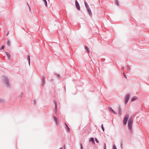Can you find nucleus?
Here are the masks:
<instances>
[{"instance_id":"f257e3e1","label":"nucleus","mask_w":149,"mask_h":149,"mask_svg":"<svg viewBox=\"0 0 149 149\" xmlns=\"http://www.w3.org/2000/svg\"><path fill=\"white\" fill-rule=\"evenodd\" d=\"M133 123V117L131 116L129 118L128 121V129L131 132L132 131V125Z\"/></svg>"},{"instance_id":"f03ea898","label":"nucleus","mask_w":149,"mask_h":149,"mask_svg":"<svg viewBox=\"0 0 149 149\" xmlns=\"http://www.w3.org/2000/svg\"><path fill=\"white\" fill-rule=\"evenodd\" d=\"M2 77H3V82L5 84L6 87L10 86V84L9 83V81L8 78L4 76H3Z\"/></svg>"},{"instance_id":"7ed1b4c3","label":"nucleus","mask_w":149,"mask_h":149,"mask_svg":"<svg viewBox=\"0 0 149 149\" xmlns=\"http://www.w3.org/2000/svg\"><path fill=\"white\" fill-rule=\"evenodd\" d=\"M129 117V116L128 114H127L125 115L123 120V124L124 125L126 124Z\"/></svg>"},{"instance_id":"20e7f679","label":"nucleus","mask_w":149,"mask_h":149,"mask_svg":"<svg viewBox=\"0 0 149 149\" xmlns=\"http://www.w3.org/2000/svg\"><path fill=\"white\" fill-rule=\"evenodd\" d=\"M130 97V94H128L125 97L124 103L126 104L127 103Z\"/></svg>"},{"instance_id":"39448f33","label":"nucleus","mask_w":149,"mask_h":149,"mask_svg":"<svg viewBox=\"0 0 149 149\" xmlns=\"http://www.w3.org/2000/svg\"><path fill=\"white\" fill-rule=\"evenodd\" d=\"M75 6L77 9L78 10H80V7L79 5V4L77 1H75Z\"/></svg>"},{"instance_id":"423d86ee","label":"nucleus","mask_w":149,"mask_h":149,"mask_svg":"<svg viewBox=\"0 0 149 149\" xmlns=\"http://www.w3.org/2000/svg\"><path fill=\"white\" fill-rule=\"evenodd\" d=\"M53 118L54 120V121L55 122V123L56 124V125L58 126V118L55 116H53Z\"/></svg>"},{"instance_id":"0eeeda50","label":"nucleus","mask_w":149,"mask_h":149,"mask_svg":"<svg viewBox=\"0 0 149 149\" xmlns=\"http://www.w3.org/2000/svg\"><path fill=\"white\" fill-rule=\"evenodd\" d=\"M87 8V11L89 15L91 17L92 16V14L91 11V10L90 8L89 7L88 8Z\"/></svg>"},{"instance_id":"6e6552de","label":"nucleus","mask_w":149,"mask_h":149,"mask_svg":"<svg viewBox=\"0 0 149 149\" xmlns=\"http://www.w3.org/2000/svg\"><path fill=\"white\" fill-rule=\"evenodd\" d=\"M118 111L120 116H121L122 114L121 108L120 106H119L118 107Z\"/></svg>"},{"instance_id":"1a4fd4ad","label":"nucleus","mask_w":149,"mask_h":149,"mask_svg":"<svg viewBox=\"0 0 149 149\" xmlns=\"http://www.w3.org/2000/svg\"><path fill=\"white\" fill-rule=\"evenodd\" d=\"M65 124L66 127L67 128V132H70V129L69 127L68 126L67 124H66L65 123Z\"/></svg>"},{"instance_id":"9d476101","label":"nucleus","mask_w":149,"mask_h":149,"mask_svg":"<svg viewBox=\"0 0 149 149\" xmlns=\"http://www.w3.org/2000/svg\"><path fill=\"white\" fill-rule=\"evenodd\" d=\"M42 86H43L44 84L45 83V78L44 76H42Z\"/></svg>"},{"instance_id":"9b49d317","label":"nucleus","mask_w":149,"mask_h":149,"mask_svg":"<svg viewBox=\"0 0 149 149\" xmlns=\"http://www.w3.org/2000/svg\"><path fill=\"white\" fill-rule=\"evenodd\" d=\"M109 111H111L113 113L115 114H116V113L115 112V111L112 109V108L111 107H110L109 109Z\"/></svg>"},{"instance_id":"f8f14e48","label":"nucleus","mask_w":149,"mask_h":149,"mask_svg":"<svg viewBox=\"0 0 149 149\" xmlns=\"http://www.w3.org/2000/svg\"><path fill=\"white\" fill-rule=\"evenodd\" d=\"M11 44V42L9 40H8L7 41V44L9 46H10Z\"/></svg>"},{"instance_id":"ddd939ff","label":"nucleus","mask_w":149,"mask_h":149,"mask_svg":"<svg viewBox=\"0 0 149 149\" xmlns=\"http://www.w3.org/2000/svg\"><path fill=\"white\" fill-rule=\"evenodd\" d=\"M6 55L8 56V59H10V54L8 52H6Z\"/></svg>"},{"instance_id":"4468645a","label":"nucleus","mask_w":149,"mask_h":149,"mask_svg":"<svg viewBox=\"0 0 149 149\" xmlns=\"http://www.w3.org/2000/svg\"><path fill=\"white\" fill-rule=\"evenodd\" d=\"M90 141L92 142V143H93V144L95 143V141H94L93 138H91L90 139Z\"/></svg>"},{"instance_id":"2eb2a0df","label":"nucleus","mask_w":149,"mask_h":149,"mask_svg":"<svg viewBox=\"0 0 149 149\" xmlns=\"http://www.w3.org/2000/svg\"><path fill=\"white\" fill-rule=\"evenodd\" d=\"M137 99V98H136V97L135 96H134L132 97V99L131 101H133Z\"/></svg>"},{"instance_id":"dca6fc26","label":"nucleus","mask_w":149,"mask_h":149,"mask_svg":"<svg viewBox=\"0 0 149 149\" xmlns=\"http://www.w3.org/2000/svg\"><path fill=\"white\" fill-rule=\"evenodd\" d=\"M85 5L86 8L89 7V6L86 1H84Z\"/></svg>"},{"instance_id":"f3484780","label":"nucleus","mask_w":149,"mask_h":149,"mask_svg":"<svg viewBox=\"0 0 149 149\" xmlns=\"http://www.w3.org/2000/svg\"><path fill=\"white\" fill-rule=\"evenodd\" d=\"M85 49L87 50L88 53H89V50L88 47L86 46H85Z\"/></svg>"},{"instance_id":"a211bd4d","label":"nucleus","mask_w":149,"mask_h":149,"mask_svg":"<svg viewBox=\"0 0 149 149\" xmlns=\"http://www.w3.org/2000/svg\"><path fill=\"white\" fill-rule=\"evenodd\" d=\"M54 103H55V112H56V111H57V104H56V101H54Z\"/></svg>"},{"instance_id":"6ab92c4d","label":"nucleus","mask_w":149,"mask_h":149,"mask_svg":"<svg viewBox=\"0 0 149 149\" xmlns=\"http://www.w3.org/2000/svg\"><path fill=\"white\" fill-rule=\"evenodd\" d=\"M42 1H44V2L45 4V6L46 7H47V1L46 0H42Z\"/></svg>"},{"instance_id":"aec40b11","label":"nucleus","mask_w":149,"mask_h":149,"mask_svg":"<svg viewBox=\"0 0 149 149\" xmlns=\"http://www.w3.org/2000/svg\"><path fill=\"white\" fill-rule=\"evenodd\" d=\"M4 102L5 101L4 100L0 98V103H2Z\"/></svg>"},{"instance_id":"412c9836","label":"nucleus","mask_w":149,"mask_h":149,"mask_svg":"<svg viewBox=\"0 0 149 149\" xmlns=\"http://www.w3.org/2000/svg\"><path fill=\"white\" fill-rule=\"evenodd\" d=\"M127 69L128 71L129 70H130V67L129 65H127Z\"/></svg>"},{"instance_id":"4be33fe9","label":"nucleus","mask_w":149,"mask_h":149,"mask_svg":"<svg viewBox=\"0 0 149 149\" xmlns=\"http://www.w3.org/2000/svg\"><path fill=\"white\" fill-rule=\"evenodd\" d=\"M101 127L103 131V132H104V127L103 126V125L102 124L101 125Z\"/></svg>"},{"instance_id":"5701e85b","label":"nucleus","mask_w":149,"mask_h":149,"mask_svg":"<svg viewBox=\"0 0 149 149\" xmlns=\"http://www.w3.org/2000/svg\"><path fill=\"white\" fill-rule=\"evenodd\" d=\"M5 47L3 45H2L1 48L0 50H3L4 49Z\"/></svg>"},{"instance_id":"b1692460","label":"nucleus","mask_w":149,"mask_h":149,"mask_svg":"<svg viewBox=\"0 0 149 149\" xmlns=\"http://www.w3.org/2000/svg\"><path fill=\"white\" fill-rule=\"evenodd\" d=\"M123 76H124V77L126 78H127V77L126 76V75L125 74V73L124 72V71H123Z\"/></svg>"},{"instance_id":"393cba45","label":"nucleus","mask_w":149,"mask_h":149,"mask_svg":"<svg viewBox=\"0 0 149 149\" xmlns=\"http://www.w3.org/2000/svg\"><path fill=\"white\" fill-rule=\"evenodd\" d=\"M95 141H96L97 143H99V141H98V140H97V139L96 138H95Z\"/></svg>"},{"instance_id":"a878e982","label":"nucleus","mask_w":149,"mask_h":149,"mask_svg":"<svg viewBox=\"0 0 149 149\" xmlns=\"http://www.w3.org/2000/svg\"><path fill=\"white\" fill-rule=\"evenodd\" d=\"M113 149H117L115 145H113Z\"/></svg>"},{"instance_id":"bb28decb","label":"nucleus","mask_w":149,"mask_h":149,"mask_svg":"<svg viewBox=\"0 0 149 149\" xmlns=\"http://www.w3.org/2000/svg\"><path fill=\"white\" fill-rule=\"evenodd\" d=\"M116 3L117 5H118V0H116Z\"/></svg>"},{"instance_id":"cd10ccee","label":"nucleus","mask_w":149,"mask_h":149,"mask_svg":"<svg viewBox=\"0 0 149 149\" xmlns=\"http://www.w3.org/2000/svg\"><path fill=\"white\" fill-rule=\"evenodd\" d=\"M104 149H106V143L104 144Z\"/></svg>"},{"instance_id":"c85d7f7f","label":"nucleus","mask_w":149,"mask_h":149,"mask_svg":"<svg viewBox=\"0 0 149 149\" xmlns=\"http://www.w3.org/2000/svg\"><path fill=\"white\" fill-rule=\"evenodd\" d=\"M28 60H30V56L29 55L28 56Z\"/></svg>"},{"instance_id":"c756f323","label":"nucleus","mask_w":149,"mask_h":149,"mask_svg":"<svg viewBox=\"0 0 149 149\" xmlns=\"http://www.w3.org/2000/svg\"><path fill=\"white\" fill-rule=\"evenodd\" d=\"M123 142H122L120 143V146H121V148H122L123 147Z\"/></svg>"},{"instance_id":"7c9ffc66","label":"nucleus","mask_w":149,"mask_h":149,"mask_svg":"<svg viewBox=\"0 0 149 149\" xmlns=\"http://www.w3.org/2000/svg\"><path fill=\"white\" fill-rule=\"evenodd\" d=\"M81 149H83V147L81 144H80Z\"/></svg>"},{"instance_id":"2f4dec72","label":"nucleus","mask_w":149,"mask_h":149,"mask_svg":"<svg viewBox=\"0 0 149 149\" xmlns=\"http://www.w3.org/2000/svg\"><path fill=\"white\" fill-rule=\"evenodd\" d=\"M23 95V93H21L20 95L19 96V97H21Z\"/></svg>"},{"instance_id":"473e14b6","label":"nucleus","mask_w":149,"mask_h":149,"mask_svg":"<svg viewBox=\"0 0 149 149\" xmlns=\"http://www.w3.org/2000/svg\"><path fill=\"white\" fill-rule=\"evenodd\" d=\"M28 63L29 65H30V60H28Z\"/></svg>"},{"instance_id":"72a5a7b5","label":"nucleus","mask_w":149,"mask_h":149,"mask_svg":"<svg viewBox=\"0 0 149 149\" xmlns=\"http://www.w3.org/2000/svg\"><path fill=\"white\" fill-rule=\"evenodd\" d=\"M124 67H123V66L121 68V69L122 70H123V69H124Z\"/></svg>"},{"instance_id":"f704fd0d","label":"nucleus","mask_w":149,"mask_h":149,"mask_svg":"<svg viewBox=\"0 0 149 149\" xmlns=\"http://www.w3.org/2000/svg\"><path fill=\"white\" fill-rule=\"evenodd\" d=\"M8 33L6 34V36H8Z\"/></svg>"},{"instance_id":"c9c22d12","label":"nucleus","mask_w":149,"mask_h":149,"mask_svg":"<svg viewBox=\"0 0 149 149\" xmlns=\"http://www.w3.org/2000/svg\"><path fill=\"white\" fill-rule=\"evenodd\" d=\"M34 102H35V103H36V101L34 99Z\"/></svg>"},{"instance_id":"e433bc0d","label":"nucleus","mask_w":149,"mask_h":149,"mask_svg":"<svg viewBox=\"0 0 149 149\" xmlns=\"http://www.w3.org/2000/svg\"><path fill=\"white\" fill-rule=\"evenodd\" d=\"M59 149H63V148L62 147H61L59 148Z\"/></svg>"},{"instance_id":"4c0bfd02","label":"nucleus","mask_w":149,"mask_h":149,"mask_svg":"<svg viewBox=\"0 0 149 149\" xmlns=\"http://www.w3.org/2000/svg\"><path fill=\"white\" fill-rule=\"evenodd\" d=\"M57 76H58V77H59V75L58 74H57Z\"/></svg>"},{"instance_id":"58836bf2","label":"nucleus","mask_w":149,"mask_h":149,"mask_svg":"<svg viewBox=\"0 0 149 149\" xmlns=\"http://www.w3.org/2000/svg\"><path fill=\"white\" fill-rule=\"evenodd\" d=\"M51 81H53V80L52 79H51Z\"/></svg>"}]
</instances>
